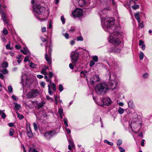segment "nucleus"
Listing matches in <instances>:
<instances>
[{"label": "nucleus", "instance_id": "obj_1", "mask_svg": "<svg viewBox=\"0 0 152 152\" xmlns=\"http://www.w3.org/2000/svg\"><path fill=\"white\" fill-rule=\"evenodd\" d=\"M109 10V8H107L100 10L99 12L101 18L102 26L105 31L110 34L108 38V42L114 45L118 46L120 44L121 41L116 37L119 34L115 31V26L114 25V19L105 15L107 11Z\"/></svg>", "mask_w": 152, "mask_h": 152}, {"label": "nucleus", "instance_id": "obj_2", "mask_svg": "<svg viewBox=\"0 0 152 152\" xmlns=\"http://www.w3.org/2000/svg\"><path fill=\"white\" fill-rule=\"evenodd\" d=\"M108 90L109 88L107 85L104 83H99L95 87L96 92L99 95L105 94Z\"/></svg>", "mask_w": 152, "mask_h": 152}, {"label": "nucleus", "instance_id": "obj_3", "mask_svg": "<svg viewBox=\"0 0 152 152\" xmlns=\"http://www.w3.org/2000/svg\"><path fill=\"white\" fill-rule=\"evenodd\" d=\"M45 47L46 53L45 55V57L48 63L50 64L51 63L50 55L52 49L50 46L48 47L47 45H45Z\"/></svg>", "mask_w": 152, "mask_h": 152}, {"label": "nucleus", "instance_id": "obj_4", "mask_svg": "<svg viewBox=\"0 0 152 152\" xmlns=\"http://www.w3.org/2000/svg\"><path fill=\"white\" fill-rule=\"evenodd\" d=\"M33 10L38 15H41L45 11V8L41 7L39 4H37L35 6L33 5Z\"/></svg>", "mask_w": 152, "mask_h": 152}, {"label": "nucleus", "instance_id": "obj_5", "mask_svg": "<svg viewBox=\"0 0 152 152\" xmlns=\"http://www.w3.org/2000/svg\"><path fill=\"white\" fill-rule=\"evenodd\" d=\"M137 118H135L134 119H133V121L131 122L130 125L132 131L136 133L138 132L140 129V128H139V127H140L139 122H134L135 120H137Z\"/></svg>", "mask_w": 152, "mask_h": 152}, {"label": "nucleus", "instance_id": "obj_6", "mask_svg": "<svg viewBox=\"0 0 152 152\" xmlns=\"http://www.w3.org/2000/svg\"><path fill=\"white\" fill-rule=\"evenodd\" d=\"M111 103L112 101L110 99L107 97L103 99H100V102H99L98 104L101 106H103L104 105L109 106L111 104Z\"/></svg>", "mask_w": 152, "mask_h": 152}, {"label": "nucleus", "instance_id": "obj_7", "mask_svg": "<svg viewBox=\"0 0 152 152\" xmlns=\"http://www.w3.org/2000/svg\"><path fill=\"white\" fill-rule=\"evenodd\" d=\"M49 82V84L48 86V92L50 95H52L53 94V93L51 91V87L52 90L54 91L55 92L56 90V85L54 83H52V81L51 80Z\"/></svg>", "mask_w": 152, "mask_h": 152}, {"label": "nucleus", "instance_id": "obj_8", "mask_svg": "<svg viewBox=\"0 0 152 152\" xmlns=\"http://www.w3.org/2000/svg\"><path fill=\"white\" fill-rule=\"evenodd\" d=\"M79 53L77 51L72 52L70 54V57L71 58L72 62L73 63H75L78 59Z\"/></svg>", "mask_w": 152, "mask_h": 152}, {"label": "nucleus", "instance_id": "obj_9", "mask_svg": "<svg viewBox=\"0 0 152 152\" xmlns=\"http://www.w3.org/2000/svg\"><path fill=\"white\" fill-rule=\"evenodd\" d=\"M39 94L38 90L33 89L28 93L27 96L28 98H33L36 97Z\"/></svg>", "mask_w": 152, "mask_h": 152}, {"label": "nucleus", "instance_id": "obj_10", "mask_svg": "<svg viewBox=\"0 0 152 152\" xmlns=\"http://www.w3.org/2000/svg\"><path fill=\"white\" fill-rule=\"evenodd\" d=\"M2 5L0 4V15L1 17V19L5 24H8L7 17L4 11L1 8Z\"/></svg>", "mask_w": 152, "mask_h": 152}, {"label": "nucleus", "instance_id": "obj_11", "mask_svg": "<svg viewBox=\"0 0 152 152\" xmlns=\"http://www.w3.org/2000/svg\"><path fill=\"white\" fill-rule=\"evenodd\" d=\"M83 15V11L80 9H76L72 13L74 17H79Z\"/></svg>", "mask_w": 152, "mask_h": 152}, {"label": "nucleus", "instance_id": "obj_12", "mask_svg": "<svg viewBox=\"0 0 152 152\" xmlns=\"http://www.w3.org/2000/svg\"><path fill=\"white\" fill-rule=\"evenodd\" d=\"M117 82L115 80H112L110 81L109 83L110 88L112 90L115 89L117 86Z\"/></svg>", "mask_w": 152, "mask_h": 152}, {"label": "nucleus", "instance_id": "obj_13", "mask_svg": "<svg viewBox=\"0 0 152 152\" xmlns=\"http://www.w3.org/2000/svg\"><path fill=\"white\" fill-rule=\"evenodd\" d=\"M99 78L98 75H95L93 77H91L90 79L91 83L92 85L94 84V83L97 81H99Z\"/></svg>", "mask_w": 152, "mask_h": 152}, {"label": "nucleus", "instance_id": "obj_14", "mask_svg": "<svg viewBox=\"0 0 152 152\" xmlns=\"http://www.w3.org/2000/svg\"><path fill=\"white\" fill-rule=\"evenodd\" d=\"M53 132L52 131L46 132L44 134V136L47 139H50L53 135Z\"/></svg>", "mask_w": 152, "mask_h": 152}, {"label": "nucleus", "instance_id": "obj_15", "mask_svg": "<svg viewBox=\"0 0 152 152\" xmlns=\"http://www.w3.org/2000/svg\"><path fill=\"white\" fill-rule=\"evenodd\" d=\"M109 50L110 52H119L120 50V49L116 47H114L110 48Z\"/></svg>", "mask_w": 152, "mask_h": 152}, {"label": "nucleus", "instance_id": "obj_16", "mask_svg": "<svg viewBox=\"0 0 152 152\" xmlns=\"http://www.w3.org/2000/svg\"><path fill=\"white\" fill-rule=\"evenodd\" d=\"M28 129L27 128V134L29 138H32L33 137V134L31 130L30 126L29 127Z\"/></svg>", "mask_w": 152, "mask_h": 152}, {"label": "nucleus", "instance_id": "obj_17", "mask_svg": "<svg viewBox=\"0 0 152 152\" xmlns=\"http://www.w3.org/2000/svg\"><path fill=\"white\" fill-rule=\"evenodd\" d=\"M139 45L141 46V48L143 50L145 48V45L144 44V42L142 40H140L139 41Z\"/></svg>", "mask_w": 152, "mask_h": 152}, {"label": "nucleus", "instance_id": "obj_18", "mask_svg": "<svg viewBox=\"0 0 152 152\" xmlns=\"http://www.w3.org/2000/svg\"><path fill=\"white\" fill-rule=\"evenodd\" d=\"M109 65L112 67L114 66L115 64V61L114 59H112L111 60H110L109 62H107Z\"/></svg>", "mask_w": 152, "mask_h": 152}, {"label": "nucleus", "instance_id": "obj_19", "mask_svg": "<svg viewBox=\"0 0 152 152\" xmlns=\"http://www.w3.org/2000/svg\"><path fill=\"white\" fill-rule=\"evenodd\" d=\"M128 106L131 108H133L134 107V104L133 103V101L132 100L130 101L128 103Z\"/></svg>", "mask_w": 152, "mask_h": 152}, {"label": "nucleus", "instance_id": "obj_20", "mask_svg": "<svg viewBox=\"0 0 152 152\" xmlns=\"http://www.w3.org/2000/svg\"><path fill=\"white\" fill-rule=\"evenodd\" d=\"M15 109L16 110H18L21 107L20 104H18L17 103H14Z\"/></svg>", "mask_w": 152, "mask_h": 152}, {"label": "nucleus", "instance_id": "obj_21", "mask_svg": "<svg viewBox=\"0 0 152 152\" xmlns=\"http://www.w3.org/2000/svg\"><path fill=\"white\" fill-rule=\"evenodd\" d=\"M86 1L85 0H79L78 1V3L80 5L83 6L86 4Z\"/></svg>", "mask_w": 152, "mask_h": 152}, {"label": "nucleus", "instance_id": "obj_22", "mask_svg": "<svg viewBox=\"0 0 152 152\" xmlns=\"http://www.w3.org/2000/svg\"><path fill=\"white\" fill-rule=\"evenodd\" d=\"M4 110L2 111L0 110V115H1V117L3 119H4L6 116L4 112Z\"/></svg>", "mask_w": 152, "mask_h": 152}, {"label": "nucleus", "instance_id": "obj_23", "mask_svg": "<svg viewBox=\"0 0 152 152\" xmlns=\"http://www.w3.org/2000/svg\"><path fill=\"white\" fill-rule=\"evenodd\" d=\"M44 103L43 102H41L37 104V108L39 109L40 108L42 107L44 105Z\"/></svg>", "mask_w": 152, "mask_h": 152}, {"label": "nucleus", "instance_id": "obj_24", "mask_svg": "<svg viewBox=\"0 0 152 152\" xmlns=\"http://www.w3.org/2000/svg\"><path fill=\"white\" fill-rule=\"evenodd\" d=\"M20 52L23 53V54L25 55H27L28 56H30V54L29 52H26V51H25L21 49L20 50Z\"/></svg>", "mask_w": 152, "mask_h": 152}, {"label": "nucleus", "instance_id": "obj_25", "mask_svg": "<svg viewBox=\"0 0 152 152\" xmlns=\"http://www.w3.org/2000/svg\"><path fill=\"white\" fill-rule=\"evenodd\" d=\"M29 65L30 67L32 68H36L37 67V65L36 64L33 63L32 62H29Z\"/></svg>", "mask_w": 152, "mask_h": 152}, {"label": "nucleus", "instance_id": "obj_26", "mask_svg": "<svg viewBox=\"0 0 152 152\" xmlns=\"http://www.w3.org/2000/svg\"><path fill=\"white\" fill-rule=\"evenodd\" d=\"M8 63L6 61L4 62L2 64V66L4 68H7L8 66Z\"/></svg>", "mask_w": 152, "mask_h": 152}, {"label": "nucleus", "instance_id": "obj_27", "mask_svg": "<svg viewBox=\"0 0 152 152\" xmlns=\"http://www.w3.org/2000/svg\"><path fill=\"white\" fill-rule=\"evenodd\" d=\"M15 131L14 129L12 128L10 129L9 132V134L10 136H13L14 135Z\"/></svg>", "mask_w": 152, "mask_h": 152}, {"label": "nucleus", "instance_id": "obj_28", "mask_svg": "<svg viewBox=\"0 0 152 152\" xmlns=\"http://www.w3.org/2000/svg\"><path fill=\"white\" fill-rule=\"evenodd\" d=\"M140 7V6L138 4H135L132 6V8L134 10L138 9Z\"/></svg>", "mask_w": 152, "mask_h": 152}, {"label": "nucleus", "instance_id": "obj_29", "mask_svg": "<svg viewBox=\"0 0 152 152\" xmlns=\"http://www.w3.org/2000/svg\"><path fill=\"white\" fill-rule=\"evenodd\" d=\"M33 126L35 131H37L38 130V126L36 123H33Z\"/></svg>", "mask_w": 152, "mask_h": 152}, {"label": "nucleus", "instance_id": "obj_30", "mask_svg": "<svg viewBox=\"0 0 152 152\" xmlns=\"http://www.w3.org/2000/svg\"><path fill=\"white\" fill-rule=\"evenodd\" d=\"M124 111V109L120 107L118 110V112L120 114H123Z\"/></svg>", "mask_w": 152, "mask_h": 152}, {"label": "nucleus", "instance_id": "obj_31", "mask_svg": "<svg viewBox=\"0 0 152 152\" xmlns=\"http://www.w3.org/2000/svg\"><path fill=\"white\" fill-rule=\"evenodd\" d=\"M144 54L142 52H140V53L139 58L141 60H142L144 57Z\"/></svg>", "mask_w": 152, "mask_h": 152}, {"label": "nucleus", "instance_id": "obj_32", "mask_svg": "<svg viewBox=\"0 0 152 152\" xmlns=\"http://www.w3.org/2000/svg\"><path fill=\"white\" fill-rule=\"evenodd\" d=\"M41 73L44 75H47L48 74V73L46 72V70H45V69L44 68L42 69Z\"/></svg>", "mask_w": 152, "mask_h": 152}, {"label": "nucleus", "instance_id": "obj_33", "mask_svg": "<svg viewBox=\"0 0 152 152\" xmlns=\"http://www.w3.org/2000/svg\"><path fill=\"white\" fill-rule=\"evenodd\" d=\"M54 97L55 99V104L57 105L58 104V99H59V97L57 95H54Z\"/></svg>", "mask_w": 152, "mask_h": 152}, {"label": "nucleus", "instance_id": "obj_34", "mask_svg": "<svg viewBox=\"0 0 152 152\" xmlns=\"http://www.w3.org/2000/svg\"><path fill=\"white\" fill-rule=\"evenodd\" d=\"M63 121L64 124L66 125V126L67 127H68V122L67 118H64Z\"/></svg>", "mask_w": 152, "mask_h": 152}, {"label": "nucleus", "instance_id": "obj_35", "mask_svg": "<svg viewBox=\"0 0 152 152\" xmlns=\"http://www.w3.org/2000/svg\"><path fill=\"white\" fill-rule=\"evenodd\" d=\"M16 113L18 117L20 119H21L24 118V116L20 114L17 112H16Z\"/></svg>", "mask_w": 152, "mask_h": 152}, {"label": "nucleus", "instance_id": "obj_36", "mask_svg": "<svg viewBox=\"0 0 152 152\" xmlns=\"http://www.w3.org/2000/svg\"><path fill=\"white\" fill-rule=\"evenodd\" d=\"M76 39L77 41H83V39L82 36H80L77 37Z\"/></svg>", "mask_w": 152, "mask_h": 152}, {"label": "nucleus", "instance_id": "obj_37", "mask_svg": "<svg viewBox=\"0 0 152 152\" xmlns=\"http://www.w3.org/2000/svg\"><path fill=\"white\" fill-rule=\"evenodd\" d=\"M104 142L105 143H107L108 145H113V143L112 142H110L108 141L107 140H104Z\"/></svg>", "mask_w": 152, "mask_h": 152}, {"label": "nucleus", "instance_id": "obj_38", "mask_svg": "<svg viewBox=\"0 0 152 152\" xmlns=\"http://www.w3.org/2000/svg\"><path fill=\"white\" fill-rule=\"evenodd\" d=\"M29 152H31L32 151V152H38L37 151L36 149L35 148H30L29 149Z\"/></svg>", "mask_w": 152, "mask_h": 152}, {"label": "nucleus", "instance_id": "obj_39", "mask_svg": "<svg viewBox=\"0 0 152 152\" xmlns=\"http://www.w3.org/2000/svg\"><path fill=\"white\" fill-rule=\"evenodd\" d=\"M93 99L94 100V102H95L96 103L98 104V103L99 102H100V100L98 102V99H97V98L96 97L94 96L93 97Z\"/></svg>", "mask_w": 152, "mask_h": 152}, {"label": "nucleus", "instance_id": "obj_40", "mask_svg": "<svg viewBox=\"0 0 152 152\" xmlns=\"http://www.w3.org/2000/svg\"><path fill=\"white\" fill-rule=\"evenodd\" d=\"M149 76L148 74L147 73H144L142 75V77L144 78H147Z\"/></svg>", "mask_w": 152, "mask_h": 152}, {"label": "nucleus", "instance_id": "obj_41", "mask_svg": "<svg viewBox=\"0 0 152 152\" xmlns=\"http://www.w3.org/2000/svg\"><path fill=\"white\" fill-rule=\"evenodd\" d=\"M58 112L59 115L63 114V110L62 108H59L58 110Z\"/></svg>", "mask_w": 152, "mask_h": 152}, {"label": "nucleus", "instance_id": "obj_42", "mask_svg": "<svg viewBox=\"0 0 152 152\" xmlns=\"http://www.w3.org/2000/svg\"><path fill=\"white\" fill-rule=\"evenodd\" d=\"M46 99L48 100L50 102H53V99L52 98L50 97L49 96H47Z\"/></svg>", "mask_w": 152, "mask_h": 152}, {"label": "nucleus", "instance_id": "obj_43", "mask_svg": "<svg viewBox=\"0 0 152 152\" xmlns=\"http://www.w3.org/2000/svg\"><path fill=\"white\" fill-rule=\"evenodd\" d=\"M59 90L60 92H61L63 90V87L61 84H60L58 86Z\"/></svg>", "mask_w": 152, "mask_h": 152}, {"label": "nucleus", "instance_id": "obj_44", "mask_svg": "<svg viewBox=\"0 0 152 152\" xmlns=\"http://www.w3.org/2000/svg\"><path fill=\"white\" fill-rule=\"evenodd\" d=\"M3 33L5 35H7L8 32L6 28H4L3 30Z\"/></svg>", "mask_w": 152, "mask_h": 152}, {"label": "nucleus", "instance_id": "obj_45", "mask_svg": "<svg viewBox=\"0 0 152 152\" xmlns=\"http://www.w3.org/2000/svg\"><path fill=\"white\" fill-rule=\"evenodd\" d=\"M93 61L95 62H97L98 61V58L97 56H94L93 58Z\"/></svg>", "mask_w": 152, "mask_h": 152}, {"label": "nucleus", "instance_id": "obj_46", "mask_svg": "<svg viewBox=\"0 0 152 152\" xmlns=\"http://www.w3.org/2000/svg\"><path fill=\"white\" fill-rule=\"evenodd\" d=\"M63 35L66 39H68L69 38V35L68 33H66L65 34H63Z\"/></svg>", "mask_w": 152, "mask_h": 152}, {"label": "nucleus", "instance_id": "obj_47", "mask_svg": "<svg viewBox=\"0 0 152 152\" xmlns=\"http://www.w3.org/2000/svg\"><path fill=\"white\" fill-rule=\"evenodd\" d=\"M53 73H52L51 72H49V77L50 78H51L53 77Z\"/></svg>", "mask_w": 152, "mask_h": 152}, {"label": "nucleus", "instance_id": "obj_48", "mask_svg": "<svg viewBox=\"0 0 152 152\" xmlns=\"http://www.w3.org/2000/svg\"><path fill=\"white\" fill-rule=\"evenodd\" d=\"M139 28H140L143 27L144 25L142 22L139 23Z\"/></svg>", "mask_w": 152, "mask_h": 152}, {"label": "nucleus", "instance_id": "obj_49", "mask_svg": "<svg viewBox=\"0 0 152 152\" xmlns=\"http://www.w3.org/2000/svg\"><path fill=\"white\" fill-rule=\"evenodd\" d=\"M61 19L63 23H64L65 22V18L63 16H62L61 17Z\"/></svg>", "mask_w": 152, "mask_h": 152}, {"label": "nucleus", "instance_id": "obj_50", "mask_svg": "<svg viewBox=\"0 0 152 152\" xmlns=\"http://www.w3.org/2000/svg\"><path fill=\"white\" fill-rule=\"evenodd\" d=\"M44 78L46 80V81L47 82H49L51 80V78H48V77L47 76H45Z\"/></svg>", "mask_w": 152, "mask_h": 152}, {"label": "nucleus", "instance_id": "obj_51", "mask_svg": "<svg viewBox=\"0 0 152 152\" xmlns=\"http://www.w3.org/2000/svg\"><path fill=\"white\" fill-rule=\"evenodd\" d=\"M118 148L120 152H125V150L121 146L118 147Z\"/></svg>", "mask_w": 152, "mask_h": 152}, {"label": "nucleus", "instance_id": "obj_52", "mask_svg": "<svg viewBox=\"0 0 152 152\" xmlns=\"http://www.w3.org/2000/svg\"><path fill=\"white\" fill-rule=\"evenodd\" d=\"M134 17L136 19L140 18V16L139 13H135L134 14Z\"/></svg>", "mask_w": 152, "mask_h": 152}, {"label": "nucleus", "instance_id": "obj_53", "mask_svg": "<svg viewBox=\"0 0 152 152\" xmlns=\"http://www.w3.org/2000/svg\"><path fill=\"white\" fill-rule=\"evenodd\" d=\"M122 143V141L121 140H118L117 142V145H121Z\"/></svg>", "mask_w": 152, "mask_h": 152}, {"label": "nucleus", "instance_id": "obj_54", "mask_svg": "<svg viewBox=\"0 0 152 152\" xmlns=\"http://www.w3.org/2000/svg\"><path fill=\"white\" fill-rule=\"evenodd\" d=\"M2 72L4 74H7L8 73V71H7V69H4Z\"/></svg>", "mask_w": 152, "mask_h": 152}, {"label": "nucleus", "instance_id": "obj_55", "mask_svg": "<svg viewBox=\"0 0 152 152\" xmlns=\"http://www.w3.org/2000/svg\"><path fill=\"white\" fill-rule=\"evenodd\" d=\"M8 90L9 92H12V88L11 86H10L8 87Z\"/></svg>", "mask_w": 152, "mask_h": 152}, {"label": "nucleus", "instance_id": "obj_56", "mask_svg": "<svg viewBox=\"0 0 152 152\" xmlns=\"http://www.w3.org/2000/svg\"><path fill=\"white\" fill-rule=\"evenodd\" d=\"M35 17L39 20H45V19L44 18L41 19V18H40V17L39 16H37V15L35 14Z\"/></svg>", "mask_w": 152, "mask_h": 152}, {"label": "nucleus", "instance_id": "obj_57", "mask_svg": "<svg viewBox=\"0 0 152 152\" xmlns=\"http://www.w3.org/2000/svg\"><path fill=\"white\" fill-rule=\"evenodd\" d=\"M45 83L44 82H42L40 83V85L43 88H45Z\"/></svg>", "mask_w": 152, "mask_h": 152}, {"label": "nucleus", "instance_id": "obj_58", "mask_svg": "<svg viewBox=\"0 0 152 152\" xmlns=\"http://www.w3.org/2000/svg\"><path fill=\"white\" fill-rule=\"evenodd\" d=\"M95 64V61H90L89 65L91 66H92Z\"/></svg>", "mask_w": 152, "mask_h": 152}, {"label": "nucleus", "instance_id": "obj_59", "mask_svg": "<svg viewBox=\"0 0 152 152\" xmlns=\"http://www.w3.org/2000/svg\"><path fill=\"white\" fill-rule=\"evenodd\" d=\"M69 143L72 146H73V141L71 140H68Z\"/></svg>", "mask_w": 152, "mask_h": 152}, {"label": "nucleus", "instance_id": "obj_60", "mask_svg": "<svg viewBox=\"0 0 152 152\" xmlns=\"http://www.w3.org/2000/svg\"><path fill=\"white\" fill-rule=\"evenodd\" d=\"M28 56H26L24 59V61L25 62H27L29 60Z\"/></svg>", "mask_w": 152, "mask_h": 152}, {"label": "nucleus", "instance_id": "obj_61", "mask_svg": "<svg viewBox=\"0 0 152 152\" xmlns=\"http://www.w3.org/2000/svg\"><path fill=\"white\" fill-rule=\"evenodd\" d=\"M10 45L9 44H8L6 45V48L7 49L11 50V48H10Z\"/></svg>", "mask_w": 152, "mask_h": 152}, {"label": "nucleus", "instance_id": "obj_62", "mask_svg": "<svg viewBox=\"0 0 152 152\" xmlns=\"http://www.w3.org/2000/svg\"><path fill=\"white\" fill-rule=\"evenodd\" d=\"M21 47V46L20 45H16L15 46V48L18 50L20 49Z\"/></svg>", "mask_w": 152, "mask_h": 152}, {"label": "nucleus", "instance_id": "obj_63", "mask_svg": "<svg viewBox=\"0 0 152 152\" xmlns=\"http://www.w3.org/2000/svg\"><path fill=\"white\" fill-rule=\"evenodd\" d=\"M66 130L67 133L68 134L70 133L71 132V130L69 129L66 128Z\"/></svg>", "mask_w": 152, "mask_h": 152}, {"label": "nucleus", "instance_id": "obj_64", "mask_svg": "<svg viewBox=\"0 0 152 152\" xmlns=\"http://www.w3.org/2000/svg\"><path fill=\"white\" fill-rule=\"evenodd\" d=\"M1 39L2 41L4 42H5L6 41V39L4 38V37L3 36L1 37Z\"/></svg>", "mask_w": 152, "mask_h": 152}]
</instances>
